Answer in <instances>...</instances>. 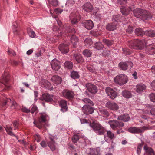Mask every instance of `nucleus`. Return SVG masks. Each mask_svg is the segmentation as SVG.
<instances>
[{
    "label": "nucleus",
    "mask_w": 155,
    "mask_h": 155,
    "mask_svg": "<svg viewBox=\"0 0 155 155\" xmlns=\"http://www.w3.org/2000/svg\"><path fill=\"white\" fill-rule=\"evenodd\" d=\"M134 15L137 18H141L143 20H148L152 17V14L146 10L136 8L133 11Z\"/></svg>",
    "instance_id": "f257e3e1"
},
{
    "label": "nucleus",
    "mask_w": 155,
    "mask_h": 155,
    "mask_svg": "<svg viewBox=\"0 0 155 155\" xmlns=\"http://www.w3.org/2000/svg\"><path fill=\"white\" fill-rule=\"evenodd\" d=\"M81 100L87 104L84 105L82 108V110L84 114L89 115L92 114L95 108L93 107L94 105L93 102L89 99L84 98Z\"/></svg>",
    "instance_id": "f03ea898"
},
{
    "label": "nucleus",
    "mask_w": 155,
    "mask_h": 155,
    "mask_svg": "<svg viewBox=\"0 0 155 155\" xmlns=\"http://www.w3.org/2000/svg\"><path fill=\"white\" fill-rule=\"evenodd\" d=\"M89 126L98 135H103L106 131L105 128L97 121L90 122Z\"/></svg>",
    "instance_id": "7ed1b4c3"
},
{
    "label": "nucleus",
    "mask_w": 155,
    "mask_h": 155,
    "mask_svg": "<svg viewBox=\"0 0 155 155\" xmlns=\"http://www.w3.org/2000/svg\"><path fill=\"white\" fill-rule=\"evenodd\" d=\"M128 42L129 47L132 49L141 50L143 48L144 46L143 41L141 40H131Z\"/></svg>",
    "instance_id": "20e7f679"
},
{
    "label": "nucleus",
    "mask_w": 155,
    "mask_h": 155,
    "mask_svg": "<svg viewBox=\"0 0 155 155\" xmlns=\"http://www.w3.org/2000/svg\"><path fill=\"white\" fill-rule=\"evenodd\" d=\"M115 83L120 86L126 84L128 81L127 76L124 74H120L117 75L114 79Z\"/></svg>",
    "instance_id": "39448f33"
},
{
    "label": "nucleus",
    "mask_w": 155,
    "mask_h": 155,
    "mask_svg": "<svg viewBox=\"0 0 155 155\" xmlns=\"http://www.w3.org/2000/svg\"><path fill=\"white\" fill-rule=\"evenodd\" d=\"M85 86L87 90L85 92L84 94L89 97L90 96V95L88 92H90L92 94H94L98 91V89L97 87L91 83H87Z\"/></svg>",
    "instance_id": "423d86ee"
},
{
    "label": "nucleus",
    "mask_w": 155,
    "mask_h": 155,
    "mask_svg": "<svg viewBox=\"0 0 155 155\" xmlns=\"http://www.w3.org/2000/svg\"><path fill=\"white\" fill-rule=\"evenodd\" d=\"M108 124L114 130H116L122 128L124 126V124L122 121L117 120H110L108 121Z\"/></svg>",
    "instance_id": "0eeeda50"
},
{
    "label": "nucleus",
    "mask_w": 155,
    "mask_h": 155,
    "mask_svg": "<svg viewBox=\"0 0 155 155\" xmlns=\"http://www.w3.org/2000/svg\"><path fill=\"white\" fill-rule=\"evenodd\" d=\"M151 128H149L148 127H146L145 126H143L140 128L137 127H130L128 129V131L130 132L133 133H143L144 132L145 130L151 129Z\"/></svg>",
    "instance_id": "6e6552de"
},
{
    "label": "nucleus",
    "mask_w": 155,
    "mask_h": 155,
    "mask_svg": "<svg viewBox=\"0 0 155 155\" xmlns=\"http://www.w3.org/2000/svg\"><path fill=\"white\" fill-rule=\"evenodd\" d=\"M133 66L132 62L130 61L125 62H121L118 64L119 68L123 70H126L130 69Z\"/></svg>",
    "instance_id": "1a4fd4ad"
},
{
    "label": "nucleus",
    "mask_w": 155,
    "mask_h": 155,
    "mask_svg": "<svg viewBox=\"0 0 155 155\" xmlns=\"http://www.w3.org/2000/svg\"><path fill=\"white\" fill-rule=\"evenodd\" d=\"M46 116L45 115L41 114L40 117L37 121L36 127L39 129H41L45 126V124L46 121Z\"/></svg>",
    "instance_id": "9d476101"
},
{
    "label": "nucleus",
    "mask_w": 155,
    "mask_h": 155,
    "mask_svg": "<svg viewBox=\"0 0 155 155\" xmlns=\"http://www.w3.org/2000/svg\"><path fill=\"white\" fill-rule=\"evenodd\" d=\"M63 96L69 100H72L74 96V92L68 89L63 90L62 92Z\"/></svg>",
    "instance_id": "9b49d317"
},
{
    "label": "nucleus",
    "mask_w": 155,
    "mask_h": 155,
    "mask_svg": "<svg viewBox=\"0 0 155 155\" xmlns=\"http://www.w3.org/2000/svg\"><path fill=\"white\" fill-rule=\"evenodd\" d=\"M39 84L42 87L52 90L53 89L51 84L46 79H41L39 81Z\"/></svg>",
    "instance_id": "f8f14e48"
},
{
    "label": "nucleus",
    "mask_w": 155,
    "mask_h": 155,
    "mask_svg": "<svg viewBox=\"0 0 155 155\" xmlns=\"http://www.w3.org/2000/svg\"><path fill=\"white\" fill-rule=\"evenodd\" d=\"M105 91L107 95L112 99H114L117 96V92L110 87L106 88L105 89Z\"/></svg>",
    "instance_id": "ddd939ff"
},
{
    "label": "nucleus",
    "mask_w": 155,
    "mask_h": 155,
    "mask_svg": "<svg viewBox=\"0 0 155 155\" xmlns=\"http://www.w3.org/2000/svg\"><path fill=\"white\" fill-rule=\"evenodd\" d=\"M106 107L110 110L117 111L119 109V106L116 103L108 101L105 104Z\"/></svg>",
    "instance_id": "4468645a"
},
{
    "label": "nucleus",
    "mask_w": 155,
    "mask_h": 155,
    "mask_svg": "<svg viewBox=\"0 0 155 155\" xmlns=\"http://www.w3.org/2000/svg\"><path fill=\"white\" fill-rule=\"evenodd\" d=\"M70 18L73 24H75L78 23L80 19L79 15L78 14H75L74 12L71 13L70 15Z\"/></svg>",
    "instance_id": "2eb2a0df"
},
{
    "label": "nucleus",
    "mask_w": 155,
    "mask_h": 155,
    "mask_svg": "<svg viewBox=\"0 0 155 155\" xmlns=\"http://www.w3.org/2000/svg\"><path fill=\"white\" fill-rule=\"evenodd\" d=\"M146 54L153 55L155 54V44L149 45L145 49Z\"/></svg>",
    "instance_id": "dca6fc26"
},
{
    "label": "nucleus",
    "mask_w": 155,
    "mask_h": 155,
    "mask_svg": "<svg viewBox=\"0 0 155 155\" xmlns=\"http://www.w3.org/2000/svg\"><path fill=\"white\" fill-rule=\"evenodd\" d=\"M68 45L66 43H62L59 45L58 48L62 53L66 54L69 51Z\"/></svg>",
    "instance_id": "f3484780"
},
{
    "label": "nucleus",
    "mask_w": 155,
    "mask_h": 155,
    "mask_svg": "<svg viewBox=\"0 0 155 155\" xmlns=\"http://www.w3.org/2000/svg\"><path fill=\"white\" fill-rule=\"evenodd\" d=\"M59 105L61 107V110L63 112L67 111L68 107L67 106V101L64 100H61L59 102Z\"/></svg>",
    "instance_id": "a211bd4d"
},
{
    "label": "nucleus",
    "mask_w": 155,
    "mask_h": 155,
    "mask_svg": "<svg viewBox=\"0 0 155 155\" xmlns=\"http://www.w3.org/2000/svg\"><path fill=\"white\" fill-rule=\"evenodd\" d=\"M52 69L56 71H58L60 68V62L56 59L53 60L51 63Z\"/></svg>",
    "instance_id": "6ab92c4d"
},
{
    "label": "nucleus",
    "mask_w": 155,
    "mask_h": 155,
    "mask_svg": "<svg viewBox=\"0 0 155 155\" xmlns=\"http://www.w3.org/2000/svg\"><path fill=\"white\" fill-rule=\"evenodd\" d=\"M41 99L46 102H51L53 101V96L48 93H45L42 95Z\"/></svg>",
    "instance_id": "aec40b11"
},
{
    "label": "nucleus",
    "mask_w": 155,
    "mask_h": 155,
    "mask_svg": "<svg viewBox=\"0 0 155 155\" xmlns=\"http://www.w3.org/2000/svg\"><path fill=\"white\" fill-rule=\"evenodd\" d=\"M117 119L120 120H122L124 122H127L130 120V119L129 114L125 113L118 116Z\"/></svg>",
    "instance_id": "412c9836"
},
{
    "label": "nucleus",
    "mask_w": 155,
    "mask_h": 155,
    "mask_svg": "<svg viewBox=\"0 0 155 155\" xmlns=\"http://www.w3.org/2000/svg\"><path fill=\"white\" fill-rule=\"evenodd\" d=\"M2 80L3 81V84L6 87L7 89H8L10 87L7 85V83L8 82L9 78L8 75H7L6 73H5L3 74L1 78Z\"/></svg>",
    "instance_id": "4be33fe9"
},
{
    "label": "nucleus",
    "mask_w": 155,
    "mask_h": 155,
    "mask_svg": "<svg viewBox=\"0 0 155 155\" xmlns=\"http://www.w3.org/2000/svg\"><path fill=\"white\" fill-rule=\"evenodd\" d=\"M82 8L85 11L90 12L93 10V7L91 3L87 2L83 5Z\"/></svg>",
    "instance_id": "5701e85b"
},
{
    "label": "nucleus",
    "mask_w": 155,
    "mask_h": 155,
    "mask_svg": "<svg viewBox=\"0 0 155 155\" xmlns=\"http://www.w3.org/2000/svg\"><path fill=\"white\" fill-rule=\"evenodd\" d=\"M132 10V8L130 7H129L128 8H126L125 7L121 6L120 8V11L122 15L124 16H127L129 14L130 12Z\"/></svg>",
    "instance_id": "b1692460"
},
{
    "label": "nucleus",
    "mask_w": 155,
    "mask_h": 155,
    "mask_svg": "<svg viewBox=\"0 0 155 155\" xmlns=\"http://www.w3.org/2000/svg\"><path fill=\"white\" fill-rule=\"evenodd\" d=\"M117 25L116 23L112 22L107 24L106 25V28L108 31H113L116 29Z\"/></svg>",
    "instance_id": "393cba45"
},
{
    "label": "nucleus",
    "mask_w": 155,
    "mask_h": 155,
    "mask_svg": "<svg viewBox=\"0 0 155 155\" xmlns=\"http://www.w3.org/2000/svg\"><path fill=\"white\" fill-rule=\"evenodd\" d=\"M84 24L85 27L88 30L92 29L94 26L93 21L90 20H86L84 21Z\"/></svg>",
    "instance_id": "a878e982"
},
{
    "label": "nucleus",
    "mask_w": 155,
    "mask_h": 155,
    "mask_svg": "<svg viewBox=\"0 0 155 155\" xmlns=\"http://www.w3.org/2000/svg\"><path fill=\"white\" fill-rule=\"evenodd\" d=\"M53 82L56 84H60L62 81L61 78L57 75L53 76L51 78Z\"/></svg>",
    "instance_id": "bb28decb"
},
{
    "label": "nucleus",
    "mask_w": 155,
    "mask_h": 155,
    "mask_svg": "<svg viewBox=\"0 0 155 155\" xmlns=\"http://www.w3.org/2000/svg\"><path fill=\"white\" fill-rule=\"evenodd\" d=\"M136 91L138 93H141L146 88L145 85L143 84H138L136 86Z\"/></svg>",
    "instance_id": "cd10ccee"
},
{
    "label": "nucleus",
    "mask_w": 155,
    "mask_h": 155,
    "mask_svg": "<svg viewBox=\"0 0 155 155\" xmlns=\"http://www.w3.org/2000/svg\"><path fill=\"white\" fill-rule=\"evenodd\" d=\"M145 35L146 36L151 37H155V30L153 29H149L145 31Z\"/></svg>",
    "instance_id": "c85d7f7f"
},
{
    "label": "nucleus",
    "mask_w": 155,
    "mask_h": 155,
    "mask_svg": "<svg viewBox=\"0 0 155 155\" xmlns=\"http://www.w3.org/2000/svg\"><path fill=\"white\" fill-rule=\"evenodd\" d=\"M122 95L123 97L127 99L130 98L132 97L131 92L127 90L123 91L122 92Z\"/></svg>",
    "instance_id": "c756f323"
},
{
    "label": "nucleus",
    "mask_w": 155,
    "mask_h": 155,
    "mask_svg": "<svg viewBox=\"0 0 155 155\" xmlns=\"http://www.w3.org/2000/svg\"><path fill=\"white\" fill-rule=\"evenodd\" d=\"M5 128L8 135L11 136H14L17 138V139H18L17 137L14 134L12 131V129L11 127L6 125L5 127Z\"/></svg>",
    "instance_id": "7c9ffc66"
},
{
    "label": "nucleus",
    "mask_w": 155,
    "mask_h": 155,
    "mask_svg": "<svg viewBox=\"0 0 155 155\" xmlns=\"http://www.w3.org/2000/svg\"><path fill=\"white\" fill-rule=\"evenodd\" d=\"M70 41L73 46L75 47L78 41V37L74 35H72L70 39Z\"/></svg>",
    "instance_id": "2f4dec72"
},
{
    "label": "nucleus",
    "mask_w": 155,
    "mask_h": 155,
    "mask_svg": "<svg viewBox=\"0 0 155 155\" xmlns=\"http://www.w3.org/2000/svg\"><path fill=\"white\" fill-rule=\"evenodd\" d=\"M135 32L137 36H142L144 34L145 35V31L140 28H137L135 30Z\"/></svg>",
    "instance_id": "473e14b6"
},
{
    "label": "nucleus",
    "mask_w": 155,
    "mask_h": 155,
    "mask_svg": "<svg viewBox=\"0 0 155 155\" xmlns=\"http://www.w3.org/2000/svg\"><path fill=\"white\" fill-rule=\"evenodd\" d=\"M64 67L68 69H72L73 65L72 62L69 61H66L64 64Z\"/></svg>",
    "instance_id": "72a5a7b5"
},
{
    "label": "nucleus",
    "mask_w": 155,
    "mask_h": 155,
    "mask_svg": "<svg viewBox=\"0 0 155 155\" xmlns=\"http://www.w3.org/2000/svg\"><path fill=\"white\" fill-rule=\"evenodd\" d=\"M71 77L74 79H78L80 77L79 72L74 71H72L71 73Z\"/></svg>",
    "instance_id": "f704fd0d"
},
{
    "label": "nucleus",
    "mask_w": 155,
    "mask_h": 155,
    "mask_svg": "<svg viewBox=\"0 0 155 155\" xmlns=\"http://www.w3.org/2000/svg\"><path fill=\"white\" fill-rule=\"evenodd\" d=\"M89 154L90 155H100V150L95 149H91Z\"/></svg>",
    "instance_id": "c9c22d12"
},
{
    "label": "nucleus",
    "mask_w": 155,
    "mask_h": 155,
    "mask_svg": "<svg viewBox=\"0 0 155 155\" xmlns=\"http://www.w3.org/2000/svg\"><path fill=\"white\" fill-rule=\"evenodd\" d=\"M92 54L91 51L88 49L84 50L83 52V54L85 57H90Z\"/></svg>",
    "instance_id": "e433bc0d"
},
{
    "label": "nucleus",
    "mask_w": 155,
    "mask_h": 155,
    "mask_svg": "<svg viewBox=\"0 0 155 155\" xmlns=\"http://www.w3.org/2000/svg\"><path fill=\"white\" fill-rule=\"evenodd\" d=\"M120 20V16L119 15H114L113 16L112 18V22L114 23H116L117 25V23Z\"/></svg>",
    "instance_id": "4c0bfd02"
},
{
    "label": "nucleus",
    "mask_w": 155,
    "mask_h": 155,
    "mask_svg": "<svg viewBox=\"0 0 155 155\" xmlns=\"http://www.w3.org/2000/svg\"><path fill=\"white\" fill-rule=\"evenodd\" d=\"M27 33L30 37L34 38L35 35V32L30 28H27Z\"/></svg>",
    "instance_id": "58836bf2"
},
{
    "label": "nucleus",
    "mask_w": 155,
    "mask_h": 155,
    "mask_svg": "<svg viewBox=\"0 0 155 155\" xmlns=\"http://www.w3.org/2000/svg\"><path fill=\"white\" fill-rule=\"evenodd\" d=\"M103 42L108 46H111L113 43V41L106 39H103Z\"/></svg>",
    "instance_id": "ea45409f"
},
{
    "label": "nucleus",
    "mask_w": 155,
    "mask_h": 155,
    "mask_svg": "<svg viewBox=\"0 0 155 155\" xmlns=\"http://www.w3.org/2000/svg\"><path fill=\"white\" fill-rule=\"evenodd\" d=\"M104 47V45L101 42H97L95 44V48L98 50H101Z\"/></svg>",
    "instance_id": "a19ab883"
},
{
    "label": "nucleus",
    "mask_w": 155,
    "mask_h": 155,
    "mask_svg": "<svg viewBox=\"0 0 155 155\" xmlns=\"http://www.w3.org/2000/svg\"><path fill=\"white\" fill-rule=\"evenodd\" d=\"M11 102V99L10 98H6L4 100V101L2 102V106L3 107H7L9 105V104Z\"/></svg>",
    "instance_id": "79ce46f5"
},
{
    "label": "nucleus",
    "mask_w": 155,
    "mask_h": 155,
    "mask_svg": "<svg viewBox=\"0 0 155 155\" xmlns=\"http://www.w3.org/2000/svg\"><path fill=\"white\" fill-rule=\"evenodd\" d=\"M75 3V2L74 0H68L65 6L66 7H68L69 8H71Z\"/></svg>",
    "instance_id": "37998d69"
},
{
    "label": "nucleus",
    "mask_w": 155,
    "mask_h": 155,
    "mask_svg": "<svg viewBox=\"0 0 155 155\" xmlns=\"http://www.w3.org/2000/svg\"><path fill=\"white\" fill-rule=\"evenodd\" d=\"M48 144V146L52 151H54L55 150V142H49Z\"/></svg>",
    "instance_id": "c03bdc74"
},
{
    "label": "nucleus",
    "mask_w": 155,
    "mask_h": 155,
    "mask_svg": "<svg viewBox=\"0 0 155 155\" xmlns=\"http://www.w3.org/2000/svg\"><path fill=\"white\" fill-rule=\"evenodd\" d=\"M74 59H75L76 61L79 63H82L84 60L82 56L80 54L76 55Z\"/></svg>",
    "instance_id": "a18cd8bd"
},
{
    "label": "nucleus",
    "mask_w": 155,
    "mask_h": 155,
    "mask_svg": "<svg viewBox=\"0 0 155 155\" xmlns=\"http://www.w3.org/2000/svg\"><path fill=\"white\" fill-rule=\"evenodd\" d=\"M107 137L111 139H114L115 138V136L114 133L111 131L109 130L107 131Z\"/></svg>",
    "instance_id": "49530a36"
},
{
    "label": "nucleus",
    "mask_w": 155,
    "mask_h": 155,
    "mask_svg": "<svg viewBox=\"0 0 155 155\" xmlns=\"http://www.w3.org/2000/svg\"><path fill=\"white\" fill-rule=\"evenodd\" d=\"M85 45L90 46L93 43L91 39L90 38H86L84 41Z\"/></svg>",
    "instance_id": "de8ad7c7"
},
{
    "label": "nucleus",
    "mask_w": 155,
    "mask_h": 155,
    "mask_svg": "<svg viewBox=\"0 0 155 155\" xmlns=\"http://www.w3.org/2000/svg\"><path fill=\"white\" fill-rule=\"evenodd\" d=\"M53 30L54 31H57V33H58V34L57 35L58 36H61L62 35V31L59 29V28L58 26H54Z\"/></svg>",
    "instance_id": "09e8293b"
},
{
    "label": "nucleus",
    "mask_w": 155,
    "mask_h": 155,
    "mask_svg": "<svg viewBox=\"0 0 155 155\" xmlns=\"http://www.w3.org/2000/svg\"><path fill=\"white\" fill-rule=\"evenodd\" d=\"M101 114L105 117H108L109 115L108 112L105 109H101L100 110Z\"/></svg>",
    "instance_id": "8fccbe9b"
},
{
    "label": "nucleus",
    "mask_w": 155,
    "mask_h": 155,
    "mask_svg": "<svg viewBox=\"0 0 155 155\" xmlns=\"http://www.w3.org/2000/svg\"><path fill=\"white\" fill-rule=\"evenodd\" d=\"M48 2L53 6H56L58 5V0H48Z\"/></svg>",
    "instance_id": "3c124183"
},
{
    "label": "nucleus",
    "mask_w": 155,
    "mask_h": 155,
    "mask_svg": "<svg viewBox=\"0 0 155 155\" xmlns=\"http://www.w3.org/2000/svg\"><path fill=\"white\" fill-rule=\"evenodd\" d=\"M66 31L67 32L71 33V34L70 35L72 36V35H74V34L75 33V29L73 28H68L66 29Z\"/></svg>",
    "instance_id": "603ef678"
},
{
    "label": "nucleus",
    "mask_w": 155,
    "mask_h": 155,
    "mask_svg": "<svg viewBox=\"0 0 155 155\" xmlns=\"http://www.w3.org/2000/svg\"><path fill=\"white\" fill-rule=\"evenodd\" d=\"M79 137L78 135L76 134L74 135L72 137V141L73 143H76L79 140Z\"/></svg>",
    "instance_id": "864d4df0"
},
{
    "label": "nucleus",
    "mask_w": 155,
    "mask_h": 155,
    "mask_svg": "<svg viewBox=\"0 0 155 155\" xmlns=\"http://www.w3.org/2000/svg\"><path fill=\"white\" fill-rule=\"evenodd\" d=\"M123 53L125 55H129L131 54V51L129 49L127 48H123Z\"/></svg>",
    "instance_id": "5fc2aeb1"
},
{
    "label": "nucleus",
    "mask_w": 155,
    "mask_h": 155,
    "mask_svg": "<svg viewBox=\"0 0 155 155\" xmlns=\"http://www.w3.org/2000/svg\"><path fill=\"white\" fill-rule=\"evenodd\" d=\"M82 139V140H81L79 143L81 144V146L83 147H84L87 145L86 141L87 140L85 139Z\"/></svg>",
    "instance_id": "6e6d98bb"
},
{
    "label": "nucleus",
    "mask_w": 155,
    "mask_h": 155,
    "mask_svg": "<svg viewBox=\"0 0 155 155\" xmlns=\"http://www.w3.org/2000/svg\"><path fill=\"white\" fill-rule=\"evenodd\" d=\"M149 97L150 100L153 102H155V93L150 94L149 95Z\"/></svg>",
    "instance_id": "4d7b16f0"
},
{
    "label": "nucleus",
    "mask_w": 155,
    "mask_h": 155,
    "mask_svg": "<svg viewBox=\"0 0 155 155\" xmlns=\"http://www.w3.org/2000/svg\"><path fill=\"white\" fill-rule=\"evenodd\" d=\"M133 31V28L130 26H128L127 29H126V32L128 33H131Z\"/></svg>",
    "instance_id": "13d9d810"
},
{
    "label": "nucleus",
    "mask_w": 155,
    "mask_h": 155,
    "mask_svg": "<svg viewBox=\"0 0 155 155\" xmlns=\"http://www.w3.org/2000/svg\"><path fill=\"white\" fill-rule=\"evenodd\" d=\"M87 70L90 72L93 73L95 71L94 69L93 68V67L91 65H87Z\"/></svg>",
    "instance_id": "bf43d9fd"
},
{
    "label": "nucleus",
    "mask_w": 155,
    "mask_h": 155,
    "mask_svg": "<svg viewBox=\"0 0 155 155\" xmlns=\"http://www.w3.org/2000/svg\"><path fill=\"white\" fill-rule=\"evenodd\" d=\"M34 137L35 140L38 142H39L41 141V138L40 135L38 134H36L34 135Z\"/></svg>",
    "instance_id": "052dcab7"
},
{
    "label": "nucleus",
    "mask_w": 155,
    "mask_h": 155,
    "mask_svg": "<svg viewBox=\"0 0 155 155\" xmlns=\"http://www.w3.org/2000/svg\"><path fill=\"white\" fill-rule=\"evenodd\" d=\"M31 112L32 114H33L35 112L36 113H38V110L37 107L35 106H33L31 110Z\"/></svg>",
    "instance_id": "680f3d73"
},
{
    "label": "nucleus",
    "mask_w": 155,
    "mask_h": 155,
    "mask_svg": "<svg viewBox=\"0 0 155 155\" xmlns=\"http://www.w3.org/2000/svg\"><path fill=\"white\" fill-rule=\"evenodd\" d=\"M22 111L25 113H28L31 112V110L25 107H22L21 108Z\"/></svg>",
    "instance_id": "e2e57ef3"
},
{
    "label": "nucleus",
    "mask_w": 155,
    "mask_h": 155,
    "mask_svg": "<svg viewBox=\"0 0 155 155\" xmlns=\"http://www.w3.org/2000/svg\"><path fill=\"white\" fill-rule=\"evenodd\" d=\"M118 3L120 5H124L127 3V0H118Z\"/></svg>",
    "instance_id": "0e129e2a"
},
{
    "label": "nucleus",
    "mask_w": 155,
    "mask_h": 155,
    "mask_svg": "<svg viewBox=\"0 0 155 155\" xmlns=\"http://www.w3.org/2000/svg\"><path fill=\"white\" fill-rule=\"evenodd\" d=\"M8 52L9 55H12L13 56H15L16 55L15 52L12 50L8 48Z\"/></svg>",
    "instance_id": "69168bd1"
},
{
    "label": "nucleus",
    "mask_w": 155,
    "mask_h": 155,
    "mask_svg": "<svg viewBox=\"0 0 155 155\" xmlns=\"http://www.w3.org/2000/svg\"><path fill=\"white\" fill-rule=\"evenodd\" d=\"M147 155H154V153L153 149L150 148L148 152H147Z\"/></svg>",
    "instance_id": "338daca9"
},
{
    "label": "nucleus",
    "mask_w": 155,
    "mask_h": 155,
    "mask_svg": "<svg viewBox=\"0 0 155 155\" xmlns=\"http://www.w3.org/2000/svg\"><path fill=\"white\" fill-rule=\"evenodd\" d=\"M81 124L85 123H89V120L84 119H80Z\"/></svg>",
    "instance_id": "774afa93"
}]
</instances>
